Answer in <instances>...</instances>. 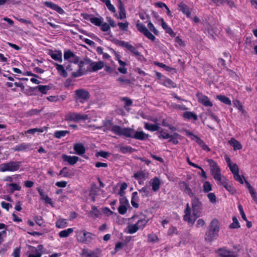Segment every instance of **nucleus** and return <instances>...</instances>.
I'll return each mask as SVG.
<instances>
[{"instance_id": "obj_1", "label": "nucleus", "mask_w": 257, "mask_h": 257, "mask_svg": "<svg viewBox=\"0 0 257 257\" xmlns=\"http://www.w3.org/2000/svg\"><path fill=\"white\" fill-rule=\"evenodd\" d=\"M104 67V63L99 61L97 62H93L88 57L81 60L79 64V69L77 72L72 73V77L76 78L82 76L88 72H95Z\"/></svg>"}, {"instance_id": "obj_2", "label": "nucleus", "mask_w": 257, "mask_h": 257, "mask_svg": "<svg viewBox=\"0 0 257 257\" xmlns=\"http://www.w3.org/2000/svg\"><path fill=\"white\" fill-rule=\"evenodd\" d=\"M219 222L216 219H213L208 226L205 233L204 239L206 242H211L218 236L219 231Z\"/></svg>"}, {"instance_id": "obj_3", "label": "nucleus", "mask_w": 257, "mask_h": 257, "mask_svg": "<svg viewBox=\"0 0 257 257\" xmlns=\"http://www.w3.org/2000/svg\"><path fill=\"white\" fill-rule=\"evenodd\" d=\"M122 136L140 141H144L150 137L149 135L146 134L143 131H136L131 127H123Z\"/></svg>"}, {"instance_id": "obj_4", "label": "nucleus", "mask_w": 257, "mask_h": 257, "mask_svg": "<svg viewBox=\"0 0 257 257\" xmlns=\"http://www.w3.org/2000/svg\"><path fill=\"white\" fill-rule=\"evenodd\" d=\"M101 127L103 128V131L104 132L111 131L114 134L119 136H122V133H123V128L117 125H113V123L111 120H105L103 121V126Z\"/></svg>"}, {"instance_id": "obj_5", "label": "nucleus", "mask_w": 257, "mask_h": 257, "mask_svg": "<svg viewBox=\"0 0 257 257\" xmlns=\"http://www.w3.org/2000/svg\"><path fill=\"white\" fill-rule=\"evenodd\" d=\"M191 205L193 211L192 217H194L196 220L197 218L202 215V203L196 196H194L192 199Z\"/></svg>"}, {"instance_id": "obj_6", "label": "nucleus", "mask_w": 257, "mask_h": 257, "mask_svg": "<svg viewBox=\"0 0 257 257\" xmlns=\"http://www.w3.org/2000/svg\"><path fill=\"white\" fill-rule=\"evenodd\" d=\"M21 164V161H10L7 163H3L0 165V171H16L20 169Z\"/></svg>"}, {"instance_id": "obj_7", "label": "nucleus", "mask_w": 257, "mask_h": 257, "mask_svg": "<svg viewBox=\"0 0 257 257\" xmlns=\"http://www.w3.org/2000/svg\"><path fill=\"white\" fill-rule=\"evenodd\" d=\"M90 97L89 92L84 89H79L74 91V98L77 102L81 103L87 101Z\"/></svg>"}, {"instance_id": "obj_8", "label": "nucleus", "mask_w": 257, "mask_h": 257, "mask_svg": "<svg viewBox=\"0 0 257 257\" xmlns=\"http://www.w3.org/2000/svg\"><path fill=\"white\" fill-rule=\"evenodd\" d=\"M88 119L87 114L82 115L80 113L75 112H69L65 116V120L67 121H78L81 120Z\"/></svg>"}, {"instance_id": "obj_9", "label": "nucleus", "mask_w": 257, "mask_h": 257, "mask_svg": "<svg viewBox=\"0 0 257 257\" xmlns=\"http://www.w3.org/2000/svg\"><path fill=\"white\" fill-rule=\"evenodd\" d=\"M95 237V235L89 232L84 231L83 233H79L77 235V240L79 242L83 243H90Z\"/></svg>"}, {"instance_id": "obj_10", "label": "nucleus", "mask_w": 257, "mask_h": 257, "mask_svg": "<svg viewBox=\"0 0 257 257\" xmlns=\"http://www.w3.org/2000/svg\"><path fill=\"white\" fill-rule=\"evenodd\" d=\"M112 42L115 45L121 46L122 47L126 48L131 53H133L135 55H139V52L137 51L136 48H135L132 45L128 44L127 42H125L123 41H119L116 39H113L112 40Z\"/></svg>"}, {"instance_id": "obj_11", "label": "nucleus", "mask_w": 257, "mask_h": 257, "mask_svg": "<svg viewBox=\"0 0 257 257\" xmlns=\"http://www.w3.org/2000/svg\"><path fill=\"white\" fill-rule=\"evenodd\" d=\"M136 27L138 30L143 34L147 38L154 42L156 37L150 32L147 28L143 23H137Z\"/></svg>"}, {"instance_id": "obj_12", "label": "nucleus", "mask_w": 257, "mask_h": 257, "mask_svg": "<svg viewBox=\"0 0 257 257\" xmlns=\"http://www.w3.org/2000/svg\"><path fill=\"white\" fill-rule=\"evenodd\" d=\"M198 101L206 107L213 106V103L210 101L209 98L201 92H197L196 95Z\"/></svg>"}, {"instance_id": "obj_13", "label": "nucleus", "mask_w": 257, "mask_h": 257, "mask_svg": "<svg viewBox=\"0 0 257 257\" xmlns=\"http://www.w3.org/2000/svg\"><path fill=\"white\" fill-rule=\"evenodd\" d=\"M191 208L189 206L188 203L186 205V208L184 210L185 214L183 216V219L184 221L188 222L189 223L193 225L195 221V218L191 216Z\"/></svg>"}, {"instance_id": "obj_14", "label": "nucleus", "mask_w": 257, "mask_h": 257, "mask_svg": "<svg viewBox=\"0 0 257 257\" xmlns=\"http://www.w3.org/2000/svg\"><path fill=\"white\" fill-rule=\"evenodd\" d=\"M217 252L220 257H237V252L228 250L223 247L218 249Z\"/></svg>"}, {"instance_id": "obj_15", "label": "nucleus", "mask_w": 257, "mask_h": 257, "mask_svg": "<svg viewBox=\"0 0 257 257\" xmlns=\"http://www.w3.org/2000/svg\"><path fill=\"white\" fill-rule=\"evenodd\" d=\"M44 5L46 7L50 8L53 10H55L61 15H62L65 13L64 11L60 7L51 2L46 1L44 3Z\"/></svg>"}, {"instance_id": "obj_16", "label": "nucleus", "mask_w": 257, "mask_h": 257, "mask_svg": "<svg viewBox=\"0 0 257 257\" xmlns=\"http://www.w3.org/2000/svg\"><path fill=\"white\" fill-rule=\"evenodd\" d=\"M62 158L64 161L68 162L71 165L75 164L79 160V158L77 156H68L65 154H63Z\"/></svg>"}, {"instance_id": "obj_17", "label": "nucleus", "mask_w": 257, "mask_h": 257, "mask_svg": "<svg viewBox=\"0 0 257 257\" xmlns=\"http://www.w3.org/2000/svg\"><path fill=\"white\" fill-rule=\"evenodd\" d=\"M100 254V250L98 248H96L95 250H90L88 251L87 250L84 249L82 251V257H98Z\"/></svg>"}, {"instance_id": "obj_18", "label": "nucleus", "mask_w": 257, "mask_h": 257, "mask_svg": "<svg viewBox=\"0 0 257 257\" xmlns=\"http://www.w3.org/2000/svg\"><path fill=\"white\" fill-rule=\"evenodd\" d=\"M49 55L51 57V58L55 60L58 61L60 62H62V54L60 51H56L55 52H53L52 50H50L49 52Z\"/></svg>"}, {"instance_id": "obj_19", "label": "nucleus", "mask_w": 257, "mask_h": 257, "mask_svg": "<svg viewBox=\"0 0 257 257\" xmlns=\"http://www.w3.org/2000/svg\"><path fill=\"white\" fill-rule=\"evenodd\" d=\"M73 149L76 154L78 155H82L85 153V148L84 145L81 143L75 144Z\"/></svg>"}, {"instance_id": "obj_20", "label": "nucleus", "mask_w": 257, "mask_h": 257, "mask_svg": "<svg viewBox=\"0 0 257 257\" xmlns=\"http://www.w3.org/2000/svg\"><path fill=\"white\" fill-rule=\"evenodd\" d=\"M141 218L137 221V224L139 228H143L149 222L150 219L147 218V216L144 214H141Z\"/></svg>"}, {"instance_id": "obj_21", "label": "nucleus", "mask_w": 257, "mask_h": 257, "mask_svg": "<svg viewBox=\"0 0 257 257\" xmlns=\"http://www.w3.org/2000/svg\"><path fill=\"white\" fill-rule=\"evenodd\" d=\"M151 182L152 190L155 192L157 191L159 189L161 185V182L159 178L157 177H155L151 180Z\"/></svg>"}, {"instance_id": "obj_22", "label": "nucleus", "mask_w": 257, "mask_h": 257, "mask_svg": "<svg viewBox=\"0 0 257 257\" xmlns=\"http://www.w3.org/2000/svg\"><path fill=\"white\" fill-rule=\"evenodd\" d=\"M178 7L179 10L180 11H181L184 14L186 15L187 17H190L191 12L189 11L188 7L186 5L182 2L178 5Z\"/></svg>"}, {"instance_id": "obj_23", "label": "nucleus", "mask_w": 257, "mask_h": 257, "mask_svg": "<svg viewBox=\"0 0 257 257\" xmlns=\"http://www.w3.org/2000/svg\"><path fill=\"white\" fill-rule=\"evenodd\" d=\"M161 83L164 86L169 88H176L177 87V85L175 82L166 77H164V80L161 82Z\"/></svg>"}, {"instance_id": "obj_24", "label": "nucleus", "mask_w": 257, "mask_h": 257, "mask_svg": "<svg viewBox=\"0 0 257 257\" xmlns=\"http://www.w3.org/2000/svg\"><path fill=\"white\" fill-rule=\"evenodd\" d=\"M148 173H146L145 170L138 171L134 174L133 177L136 180H140L141 179H146L148 177Z\"/></svg>"}, {"instance_id": "obj_25", "label": "nucleus", "mask_w": 257, "mask_h": 257, "mask_svg": "<svg viewBox=\"0 0 257 257\" xmlns=\"http://www.w3.org/2000/svg\"><path fill=\"white\" fill-rule=\"evenodd\" d=\"M54 64L56 66V69L57 70L59 74L64 78H66L68 76V74L65 69H64L63 66L57 63H54Z\"/></svg>"}, {"instance_id": "obj_26", "label": "nucleus", "mask_w": 257, "mask_h": 257, "mask_svg": "<svg viewBox=\"0 0 257 257\" xmlns=\"http://www.w3.org/2000/svg\"><path fill=\"white\" fill-rule=\"evenodd\" d=\"M144 127L145 129L151 132L159 131L160 128L158 124H152L148 122L145 123Z\"/></svg>"}, {"instance_id": "obj_27", "label": "nucleus", "mask_w": 257, "mask_h": 257, "mask_svg": "<svg viewBox=\"0 0 257 257\" xmlns=\"http://www.w3.org/2000/svg\"><path fill=\"white\" fill-rule=\"evenodd\" d=\"M92 210L88 213V216L92 217L93 218H96L101 215L100 211L95 206H92Z\"/></svg>"}, {"instance_id": "obj_28", "label": "nucleus", "mask_w": 257, "mask_h": 257, "mask_svg": "<svg viewBox=\"0 0 257 257\" xmlns=\"http://www.w3.org/2000/svg\"><path fill=\"white\" fill-rule=\"evenodd\" d=\"M228 143L234 148V150H240L242 148L241 144L233 138H231Z\"/></svg>"}, {"instance_id": "obj_29", "label": "nucleus", "mask_w": 257, "mask_h": 257, "mask_svg": "<svg viewBox=\"0 0 257 257\" xmlns=\"http://www.w3.org/2000/svg\"><path fill=\"white\" fill-rule=\"evenodd\" d=\"M216 99H218L219 101H220L221 102L228 105H231V101L230 99L226 97V96L224 95H218L216 96Z\"/></svg>"}, {"instance_id": "obj_30", "label": "nucleus", "mask_w": 257, "mask_h": 257, "mask_svg": "<svg viewBox=\"0 0 257 257\" xmlns=\"http://www.w3.org/2000/svg\"><path fill=\"white\" fill-rule=\"evenodd\" d=\"M68 168L66 167L63 168L59 172L58 175H62L64 177H68L69 178H72L74 176V172H66V170H67Z\"/></svg>"}, {"instance_id": "obj_31", "label": "nucleus", "mask_w": 257, "mask_h": 257, "mask_svg": "<svg viewBox=\"0 0 257 257\" xmlns=\"http://www.w3.org/2000/svg\"><path fill=\"white\" fill-rule=\"evenodd\" d=\"M31 146V144L26 143H22L15 146L14 150L16 151H23L27 149H29Z\"/></svg>"}, {"instance_id": "obj_32", "label": "nucleus", "mask_w": 257, "mask_h": 257, "mask_svg": "<svg viewBox=\"0 0 257 257\" xmlns=\"http://www.w3.org/2000/svg\"><path fill=\"white\" fill-rule=\"evenodd\" d=\"M119 151L123 154H126L133 153L136 149L128 146H122L120 147Z\"/></svg>"}, {"instance_id": "obj_33", "label": "nucleus", "mask_w": 257, "mask_h": 257, "mask_svg": "<svg viewBox=\"0 0 257 257\" xmlns=\"http://www.w3.org/2000/svg\"><path fill=\"white\" fill-rule=\"evenodd\" d=\"M42 111V109H32L24 113L25 117H28L35 115H38Z\"/></svg>"}, {"instance_id": "obj_34", "label": "nucleus", "mask_w": 257, "mask_h": 257, "mask_svg": "<svg viewBox=\"0 0 257 257\" xmlns=\"http://www.w3.org/2000/svg\"><path fill=\"white\" fill-rule=\"evenodd\" d=\"M37 90L42 94H47V91L51 89V87L50 85H39L36 86Z\"/></svg>"}, {"instance_id": "obj_35", "label": "nucleus", "mask_w": 257, "mask_h": 257, "mask_svg": "<svg viewBox=\"0 0 257 257\" xmlns=\"http://www.w3.org/2000/svg\"><path fill=\"white\" fill-rule=\"evenodd\" d=\"M183 117L186 119L192 118L194 120L198 119L197 115L194 112L191 111H186L183 113Z\"/></svg>"}, {"instance_id": "obj_36", "label": "nucleus", "mask_w": 257, "mask_h": 257, "mask_svg": "<svg viewBox=\"0 0 257 257\" xmlns=\"http://www.w3.org/2000/svg\"><path fill=\"white\" fill-rule=\"evenodd\" d=\"M158 137L160 139H167L169 138H176L177 139H180L181 137V136L178 134V133H174L172 135H170L169 134H166L165 136H163L162 134H160V135L158 136Z\"/></svg>"}, {"instance_id": "obj_37", "label": "nucleus", "mask_w": 257, "mask_h": 257, "mask_svg": "<svg viewBox=\"0 0 257 257\" xmlns=\"http://www.w3.org/2000/svg\"><path fill=\"white\" fill-rule=\"evenodd\" d=\"M140 193H143L142 195V197H149L150 195V189L147 186H144L141 189L138 190Z\"/></svg>"}, {"instance_id": "obj_38", "label": "nucleus", "mask_w": 257, "mask_h": 257, "mask_svg": "<svg viewBox=\"0 0 257 257\" xmlns=\"http://www.w3.org/2000/svg\"><path fill=\"white\" fill-rule=\"evenodd\" d=\"M70 133L68 131H57L54 134V136L57 139H60L63 137H65L67 134Z\"/></svg>"}, {"instance_id": "obj_39", "label": "nucleus", "mask_w": 257, "mask_h": 257, "mask_svg": "<svg viewBox=\"0 0 257 257\" xmlns=\"http://www.w3.org/2000/svg\"><path fill=\"white\" fill-rule=\"evenodd\" d=\"M73 231V229L69 228L67 229L61 231L59 233V235L60 237H67Z\"/></svg>"}, {"instance_id": "obj_40", "label": "nucleus", "mask_w": 257, "mask_h": 257, "mask_svg": "<svg viewBox=\"0 0 257 257\" xmlns=\"http://www.w3.org/2000/svg\"><path fill=\"white\" fill-rule=\"evenodd\" d=\"M215 165L216 167V172H215L214 174L213 175V178L215 180L220 182L222 179L221 175L220 173V169L218 165H216V164Z\"/></svg>"}, {"instance_id": "obj_41", "label": "nucleus", "mask_w": 257, "mask_h": 257, "mask_svg": "<svg viewBox=\"0 0 257 257\" xmlns=\"http://www.w3.org/2000/svg\"><path fill=\"white\" fill-rule=\"evenodd\" d=\"M103 22V18L94 17L93 16L91 19V23L96 26H100Z\"/></svg>"}, {"instance_id": "obj_42", "label": "nucleus", "mask_w": 257, "mask_h": 257, "mask_svg": "<svg viewBox=\"0 0 257 257\" xmlns=\"http://www.w3.org/2000/svg\"><path fill=\"white\" fill-rule=\"evenodd\" d=\"M8 186L11 187L9 191L10 193H14L16 190H20L21 189V186L16 183L9 184Z\"/></svg>"}, {"instance_id": "obj_43", "label": "nucleus", "mask_w": 257, "mask_h": 257, "mask_svg": "<svg viewBox=\"0 0 257 257\" xmlns=\"http://www.w3.org/2000/svg\"><path fill=\"white\" fill-rule=\"evenodd\" d=\"M79 31L80 33L83 34L87 36H89L93 39H94L98 41H101V40L98 37H97L93 34L88 33L86 31L82 29H79Z\"/></svg>"}, {"instance_id": "obj_44", "label": "nucleus", "mask_w": 257, "mask_h": 257, "mask_svg": "<svg viewBox=\"0 0 257 257\" xmlns=\"http://www.w3.org/2000/svg\"><path fill=\"white\" fill-rule=\"evenodd\" d=\"M203 189L204 192L208 193L212 190V185L209 181H205L203 185Z\"/></svg>"}, {"instance_id": "obj_45", "label": "nucleus", "mask_w": 257, "mask_h": 257, "mask_svg": "<svg viewBox=\"0 0 257 257\" xmlns=\"http://www.w3.org/2000/svg\"><path fill=\"white\" fill-rule=\"evenodd\" d=\"M139 229V226L137 223L135 224L129 225L128 226V232L130 234H133L136 232Z\"/></svg>"}, {"instance_id": "obj_46", "label": "nucleus", "mask_w": 257, "mask_h": 257, "mask_svg": "<svg viewBox=\"0 0 257 257\" xmlns=\"http://www.w3.org/2000/svg\"><path fill=\"white\" fill-rule=\"evenodd\" d=\"M67 226L66 219H62L58 220L56 222V226L59 228H64Z\"/></svg>"}, {"instance_id": "obj_47", "label": "nucleus", "mask_w": 257, "mask_h": 257, "mask_svg": "<svg viewBox=\"0 0 257 257\" xmlns=\"http://www.w3.org/2000/svg\"><path fill=\"white\" fill-rule=\"evenodd\" d=\"M232 220L233 222L229 225V227L230 228H240V226L237 218L235 216L233 217Z\"/></svg>"}, {"instance_id": "obj_48", "label": "nucleus", "mask_w": 257, "mask_h": 257, "mask_svg": "<svg viewBox=\"0 0 257 257\" xmlns=\"http://www.w3.org/2000/svg\"><path fill=\"white\" fill-rule=\"evenodd\" d=\"M46 127H44L40 128H35L32 129H30L27 131L26 134H35L37 132L43 133L44 130H46Z\"/></svg>"}, {"instance_id": "obj_49", "label": "nucleus", "mask_w": 257, "mask_h": 257, "mask_svg": "<svg viewBox=\"0 0 257 257\" xmlns=\"http://www.w3.org/2000/svg\"><path fill=\"white\" fill-rule=\"evenodd\" d=\"M207 162L209 163L211 168V172H212V175H213L214 173L216 172V167L215 164L216 165H217V164L212 159H208Z\"/></svg>"}, {"instance_id": "obj_50", "label": "nucleus", "mask_w": 257, "mask_h": 257, "mask_svg": "<svg viewBox=\"0 0 257 257\" xmlns=\"http://www.w3.org/2000/svg\"><path fill=\"white\" fill-rule=\"evenodd\" d=\"M75 56V54L71 50H68L64 52V59L65 60H68L70 58Z\"/></svg>"}, {"instance_id": "obj_51", "label": "nucleus", "mask_w": 257, "mask_h": 257, "mask_svg": "<svg viewBox=\"0 0 257 257\" xmlns=\"http://www.w3.org/2000/svg\"><path fill=\"white\" fill-rule=\"evenodd\" d=\"M79 38L81 40H83L86 44L89 45L91 47H93V48L95 47V43L93 41H92L88 39L83 38V36H81V35L79 36Z\"/></svg>"}, {"instance_id": "obj_52", "label": "nucleus", "mask_w": 257, "mask_h": 257, "mask_svg": "<svg viewBox=\"0 0 257 257\" xmlns=\"http://www.w3.org/2000/svg\"><path fill=\"white\" fill-rule=\"evenodd\" d=\"M37 91V88L36 87H29L28 89H26V94L28 95H36L35 92Z\"/></svg>"}, {"instance_id": "obj_53", "label": "nucleus", "mask_w": 257, "mask_h": 257, "mask_svg": "<svg viewBox=\"0 0 257 257\" xmlns=\"http://www.w3.org/2000/svg\"><path fill=\"white\" fill-rule=\"evenodd\" d=\"M148 27L155 35L158 36L159 34V31L155 28L153 23L150 21L148 24Z\"/></svg>"}, {"instance_id": "obj_54", "label": "nucleus", "mask_w": 257, "mask_h": 257, "mask_svg": "<svg viewBox=\"0 0 257 257\" xmlns=\"http://www.w3.org/2000/svg\"><path fill=\"white\" fill-rule=\"evenodd\" d=\"M155 64L156 66H158L159 67L163 68L164 70H166L167 71H169L170 72V71H171L173 69L172 68H171L169 66H168L165 65L163 63H160V62H155Z\"/></svg>"}, {"instance_id": "obj_55", "label": "nucleus", "mask_w": 257, "mask_h": 257, "mask_svg": "<svg viewBox=\"0 0 257 257\" xmlns=\"http://www.w3.org/2000/svg\"><path fill=\"white\" fill-rule=\"evenodd\" d=\"M29 248L32 252H40L39 251H41L42 250V249L43 248V246L42 244H39L38 245L37 247L36 248L33 246L29 245Z\"/></svg>"}, {"instance_id": "obj_56", "label": "nucleus", "mask_w": 257, "mask_h": 257, "mask_svg": "<svg viewBox=\"0 0 257 257\" xmlns=\"http://www.w3.org/2000/svg\"><path fill=\"white\" fill-rule=\"evenodd\" d=\"M109 155L110 153L109 152L104 151H100L96 153L95 156L97 157L100 156L104 158H107Z\"/></svg>"}, {"instance_id": "obj_57", "label": "nucleus", "mask_w": 257, "mask_h": 257, "mask_svg": "<svg viewBox=\"0 0 257 257\" xmlns=\"http://www.w3.org/2000/svg\"><path fill=\"white\" fill-rule=\"evenodd\" d=\"M207 197L212 203L214 204L216 202V197L214 193H209Z\"/></svg>"}, {"instance_id": "obj_58", "label": "nucleus", "mask_w": 257, "mask_h": 257, "mask_svg": "<svg viewBox=\"0 0 257 257\" xmlns=\"http://www.w3.org/2000/svg\"><path fill=\"white\" fill-rule=\"evenodd\" d=\"M98 189V188L96 186L95 184H94L90 191H89V195H95L96 196L97 195V190Z\"/></svg>"}, {"instance_id": "obj_59", "label": "nucleus", "mask_w": 257, "mask_h": 257, "mask_svg": "<svg viewBox=\"0 0 257 257\" xmlns=\"http://www.w3.org/2000/svg\"><path fill=\"white\" fill-rule=\"evenodd\" d=\"M229 169L232 172V173L234 175V173H236L239 172V169L237 165L236 164H234L233 165L229 164Z\"/></svg>"}, {"instance_id": "obj_60", "label": "nucleus", "mask_w": 257, "mask_h": 257, "mask_svg": "<svg viewBox=\"0 0 257 257\" xmlns=\"http://www.w3.org/2000/svg\"><path fill=\"white\" fill-rule=\"evenodd\" d=\"M34 220L37 224L39 226H41L43 225L44 221L43 220L42 216H35L34 217Z\"/></svg>"}, {"instance_id": "obj_61", "label": "nucleus", "mask_w": 257, "mask_h": 257, "mask_svg": "<svg viewBox=\"0 0 257 257\" xmlns=\"http://www.w3.org/2000/svg\"><path fill=\"white\" fill-rule=\"evenodd\" d=\"M185 132L186 135L190 137L192 140L196 141V140L197 139V138H199L198 136L195 135L192 133L190 132L189 131L187 130H185Z\"/></svg>"}, {"instance_id": "obj_62", "label": "nucleus", "mask_w": 257, "mask_h": 257, "mask_svg": "<svg viewBox=\"0 0 257 257\" xmlns=\"http://www.w3.org/2000/svg\"><path fill=\"white\" fill-rule=\"evenodd\" d=\"M127 211L126 205H120L118 208V211L119 214L123 215Z\"/></svg>"}, {"instance_id": "obj_63", "label": "nucleus", "mask_w": 257, "mask_h": 257, "mask_svg": "<svg viewBox=\"0 0 257 257\" xmlns=\"http://www.w3.org/2000/svg\"><path fill=\"white\" fill-rule=\"evenodd\" d=\"M105 4L106 5L107 8H108V9L112 12H115V8L110 3V0H107V1H105V2H104Z\"/></svg>"}, {"instance_id": "obj_64", "label": "nucleus", "mask_w": 257, "mask_h": 257, "mask_svg": "<svg viewBox=\"0 0 257 257\" xmlns=\"http://www.w3.org/2000/svg\"><path fill=\"white\" fill-rule=\"evenodd\" d=\"M178 233L176 227L172 225L169 228L168 231V235L169 236H171L173 234H178Z\"/></svg>"}]
</instances>
